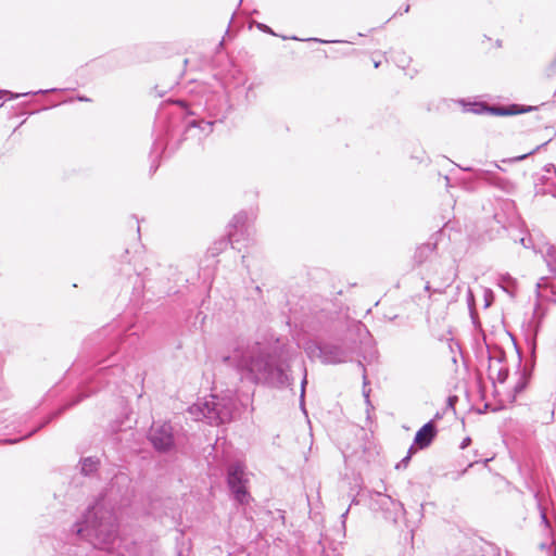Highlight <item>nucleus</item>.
<instances>
[{
    "instance_id": "obj_25",
    "label": "nucleus",
    "mask_w": 556,
    "mask_h": 556,
    "mask_svg": "<svg viewBox=\"0 0 556 556\" xmlns=\"http://www.w3.org/2000/svg\"><path fill=\"white\" fill-rule=\"evenodd\" d=\"M409 11V5L407 4L404 12L407 13Z\"/></svg>"
},
{
    "instance_id": "obj_26",
    "label": "nucleus",
    "mask_w": 556,
    "mask_h": 556,
    "mask_svg": "<svg viewBox=\"0 0 556 556\" xmlns=\"http://www.w3.org/2000/svg\"><path fill=\"white\" fill-rule=\"evenodd\" d=\"M528 154H525V155H521L519 157H517L518 160H523Z\"/></svg>"
},
{
    "instance_id": "obj_22",
    "label": "nucleus",
    "mask_w": 556,
    "mask_h": 556,
    "mask_svg": "<svg viewBox=\"0 0 556 556\" xmlns=\"http://www.w3.org/2000/svg\"><path fill=\"white\" fill-rule=\"evenodd\" d=\"M380 63H381L380 60L379 61H374V66L377 68V67H379Z\"/></svg>"
},
{
    "instance_id": "obj_6",
    "label": "nucleus",
    "mask_w": 556,
    "mask_h": 556,
    "mask_svg": "<svg viewBox=\"0 0 556 556\" xmlns=\"http://www.w3.org/2000/svg\"><path fill=\"white\" fill-rule=\"evenodd\" d=\"M247 222L248 215L245 212H240L236 214L228 225V241L222 243L225 245L227 243H230L231 247L235 248L236 243H239L242 240H249L250 236L252 235V231L248 226Z\"/></svg>"
},
{
    "instance_id": "obj_3",
    "label": "nucleus",
    "mask_w": 556,
    "mask_h": 556,
    "mask_svg": "<svg viewBox=\"0 0 556 556\" xmlns=\"http://www.w3.org/2000/svg\"><path fill=\"white\" fill-rule=\"evenodd\" d=\"M189 413L197 420H206L210 425L224 424L231 418L230 409L226 405H222L218 397L213 394L191 405Z\"/></svg>"
},
{
    "instance_id": "obj_24",
    "label": "nucleus",
    "mask_w": 556,
    "mask_h": 556,
    "mask_svg": "<svg viewBox=\"0 0 556 556\" xmlns=\"http://www.w3.org/2000/svg\"><path fill=\"white\" fill-rule=\"evenodd\" d=\"M78 100H80V101H89V99L86 98V97H79Z\"/></svg>"
},
{
    "instance_id": "obj_8",
    "label": "nucleus",
    "mask_w": 556,
    "mask_h": 556,
    "mask_svg": "<svg viewBox=\"0 0 556 556\" xmlns=\"http://www.w3.org/2000/svg\"><path fill=\"white\" fill-rule=\"evenodd\" d=\"M438 430L433 421H429L424 425L416 433L414 444L420 448H427L434 438L437 437Z\"/></svg>"
},
{
    "instance_id": "obj_21",
    "label": "nucleus",
    "mask_w": 556,
    "mask_h": 556,
    "mask_svg": "<svg viewBox=\"0 0 556 556\" xmlns=\"http://www.w3.org/2000/svg\"><path fill=\"white\" fill-rule=\"evenodd\" d=\"M21 439H14V440H7L5 442L12 444L18 442Z\"/></svg>"
},
{
    "instance_id": "obj_23",
    "label": "nucleus",
    "mask_w": 556,
    "mask_h": 556,
    "mask_svg": "<svg viewBox=\"0 0 556 556\" xmlns=\"http://www.w3.org/2000/svg\"><path fill=\"white\" fill-rule=\"evenodd\" d=\"M470 442V439H466L462 445V447L464 448L468 443Z\"/></svg>"
},
{
    "instance_id": "obj_10",
    "label": "nucleus",
    "mask_w": 556,
    "mask_h": 556,
    "mask_svg": "<svg viewBox=\"0 0 556 556\" xmlns=\"http://www.w3.org/2000/svg\"><path fill=\"white\" fill-rule=\"evenodd\" d=\"M130 482L131 480L126 473L118 472L117 475L114 476L110 483V493H112L114 488L116 486L118 489L117 492L121 494V496H126L128 493Z\"/></svg>"
},
{
    "instance_id": "obj_2",
    "label": "nucleus",
    "mask_w": 556,
    "mask_h": 556,
    "mask_svg": "<svg viewBox=\"0 0 556 556\" xmlns=\"http://www.w3.org/2000/svg\"><path fill=\"white\" fill-rule=\"evenodd\" d=\"M76 526V532L87 538L96 548L104 551L113 548L117 539V520L114 513L101 503L89 507L83 525Z\"/></svg>"
},
{
    "instance_id": "obj_12",
    "label": "nucleus",
    "mask_w": 556,
    "mask_h": 556,
    "mask_svg": "<svg viewBox=\"0 0 556 556\" xmlns=\"http://www.w3.org/2000/svg\"><path fill=\"white\" fill-rule=\"evenodd\" d=\"M100 460L96 457H86L80 460V470L85 476H89L97 471Z\"/></svg>"
},
{
    "instance_id": "obj_13",
    "label": "nucleus",
    "mask_w": 556,
    "mask_h": 556,
    "mask_svg": "<svg viewBox=\"0 0 556 556\" xmlns=\"http://www.w3.org/2000/svg\"><path fill=\"white\" fill-rule=\"evenodd\" d=\"M52 91H55V89H48V90H37V91H33V92H23V93H13L11 91H8V90H0V94L1 96H8L9 100H13V99H17L20 97H26V96H29V94H39V93H47V92H52Z\"/></svg>"
},
{
    "instance_id": "obj_20",
    "label": "nucleus",
    "mask_w": 556,
    "mask_h": 556,
    "mask_svg": "<svg viewBox=\"0 0 556 556\" xmlns=\"http://www.w3.org/2000/svg\"><path fill=\"white\" fill-rule=\"evenodd\" d=\"M400 62L402 63V66L404 67L405 64H409L410 63V59L408 58H402L400 60Z\"/></svg>"
},
{
    "instance_id": "obj_7",
    "label": "nucleus",
    "mask_w": 556,
    "mask_h": 556,
    "mask_svg": "<svg viewBox=\"0 0 556 556\" xmlns=\"http://www.w3.org/2000/svg\"><path fill=\"white\" fill-rule=\"evenodd\" d=\"M208 115L214 119L205 121V119H192L188 122L186 134L189 136L198 129L204 134V136L210 135L213 131V126L217 122H223L224 116L218 113H213L210 111Z\"/></svg>"
},
{
    "instance_id": "obj_14",
    "label": "nucleus",
    "mask_w": 556,
    "mask_h": 556,
    "mask_svg": "<svg viewBox=\"0 0 556 556\" xmlns=\"http://www.w3.org/2000/svg\"><path fill=\"white\" fill-rule=\"evenodd\" d=\"M306 383H307V378H306V376H305V377H304V379H303V381H302L301 407H302V410H303V413L305 414L306 418H308V416H307V410H306V409H305V407H304V401H303V399H304V386H305ZM307 422H308V426H309V430L312 431V430H313V428H312V426H311V420H309V419H307Z\"/></svg>"
},
{
    "instance_id": "obj_16",
    "label": "nucleus",
    "mask_w": 556,
    "mask_h": 556,
    "mask_svg": "<svg viewBox=\"0 0 556 556\" xmlns=\"http://www.w3.org/2000/svg\"><path fill=\"white\" fill-rule=\"evenodd\" d=\"M257 28L264 33H269V34L274 35V31L270 29V27L265 24H262V23L257 24Z\"/></svg>"
},
{
    "instance_id": "obj_28",
    "label": "nucleus",
    "mask_w": 556,
    "mask_h": 556,
    "mask_svg": "<svg viewBox=\"0 0 556 556\" xmlns=\"http://www.w3.org/2000/svg\"><path fill=\"white\" fill-rule=\"evenodd\" d=\"M177 103L180 105H185V102H182V101H178Z\"/></svg>"
},
{
    "instance_id": "obj_19",
    "label": "nucleus",
    "mask_w": 556,
    "mask_h": 556,
    "mask_svg": "<svg viewBox=\"0 0 556 556\" xmlns=\"http://www.w3.org/2000/svg\"><path fill=\"white\" fill-rule=\"evenodd\" d=\"M290 39H292V40H303V41H311V40H313V38H299L296 36H292V37H290Z\"/></svg>"
},
{
    "instance_id": "obj_29",
    "label": "nucleus",
    "mask_w": 556,
    "mask_h": 556,
    "mask_svg": "<svg viewBox=\"0 0 556 556\" xmlns=\"http://www.w3.org/2000/svg\"><path fill=\"white\" fill-rule=\"evenodd\" d=\"M255 290H256L257 292H261V288H260L258 286L255 288Z\"/></svg>"
},
{
    "instance_id": "obj_9",
    "label": "nucleus",
    "mask_w": 556,
    "mask_h": 556,
    "mask_svg": "<svg viewBox=\"0 0 556 556\" xmlns=\"http://www.w3.org/2000/svg\"><path fill=\"white\" fill-rule=\"evenodd\" d=\"M554 404L551 402H543L534 407L533 420L540 424H548L554 417Z\"/></svg>"
},
{
    "instance_id": "obj_11",
    "label": "nucleus",
    "mask_w": 556,
    "mask_h": 556,
    "mask_svg": "<svg viewBox=\"0 0 556 556\" xmlns=\"http://www.w3.org/2000/svg\"><path fill=\"white\" fill-rule=\"evenodd\" d=\"M491 114L497 115V116H505V115H515L519 113L527 112L528 110L520 109L517 104H511L509 106H501V108H488L486 109Z\"/></svg>"
},
{
    "instance_id": "obj_30",
    "label": "nucleus",
    "mask_w": 556,
    "mask_h": 556,
    "mask_svg": "<svg viewBox=\"0 0 556 556\" xmlns=\"http://www.w3.org/2000/svg\"><path fill=\"white\" fill-rule=\"evenodd\" d=\"M3 104V101H0V106Z\"/></svg>"
},
{
    "instance_id": "obj_18",
    "label": "nucleus",
    "mask_w": 556,
    "mask_h": 556,
    "mask_svg": "<svg viewBox=\"0 0 556 556\" xmlns=\"http://www.w3.org/2000/svg\"><path fill=\"white\" fill-rule=\"evenodd\" d=\"M161 149H163L162 143L159 140H155L153 143V151H159Z\"/></svg>"
},
{
    "instance_id": "obj_1",
    "label": "nucleus",
    "mask_w": 556,
    "mask_h": 556,
    "mask_svg": "<svg viewBox=\"0 0 556 556\" xmlns=\"http://www.w3.org/2000/svg\"><path fill=\"white\" fill-rule=\"evenodd\" d=\"M222 362L235 368L242 379L253 383L271 387L289 384L286 368L278 364L268 348L260 342L245 339L233 340L229 344L228 352L222 354Z\"/></svg>"
},
{
    "instance_id": "obj_17",
    "label": "nucleus",
    "mask_w": 556,
    "mask_h": 556,
    "mask_svg": "<svg viewBox=\"0 0 556 556\" xmlns=\"http://www.w3.org/2000/svg\"><path fill=\"white\" fill-rule=\"evenodd\" d=\"M415 452H416V448H415L414 446H412V447L408 450V454H407V456L403 459V462H404V463H407V462L410 459L412 455H413Z\"/></svg>"
},
{
    "instance_id": "obj_4",
    "label": "nucleus",
    "mask_w": 556,
    "mask_h": 556,
    "mask_svg": "<svg viewBox=\"0 0 556 556\" xmlns=\"http://www.w3.org/2000/svg\"><path fill=\"white\" fill-rule=\"evenodd\" d=\"M226 481L233 500L240 505L249 504L251 501L248 490L250 479L242 463L236 462L228 466Z\"/></svg>"
},
{
    "instance_id": "obj_27",
    "label": "nucleus",
    "mask_w": 556,
    "mask_h": 556,
    "mask_svg": "<svg viewBox=\"0 0 556 556\" xmlns=\"http://www.w3.org/2000/svg\"><path fill=\"white\" fill-rule=\"evenodd\" d=\"M425 288H426L427 291H429L430 290L429 283H427Z\"/></svg>"
},
{
    "instance_id": "obj_5",
    "label": "nucleus",
    "mask_w": 556,
    "mask_h": 556,
    "mask_svg": "<svg viewBox=\"0 0 556 556\" xmlns=\"http://www.w3.org/2000/svg\"><path fill=\"white\" fill-rule=\"evenodd\" d=\"M148 439L159 452H166L174 445L173 428L168 422H153Z\"/></svg>"
},
{
    "instance_id": "obj_15",
    "label": "nucleus",
    "mask_w": 556,
    "mask_h": 556,
    "mask_svg": "<svg viewBox=\"0 0 556 556\" xmlns=\"http://www.w3.org/2000/svg\"><path fill=\"white\" fill-rule=\"evenodd\" d=\"M64 408L62 409H59L58 412L53 413L43 424H41L38 428L34 429L31 432H29L27 435H25L24 438H28L30 437L31 434H34L36 431H38V429L42 428L45 425H47L48 422H50L53 418H56L62 412H63Z\"/></svg>"
}]
</instances>
